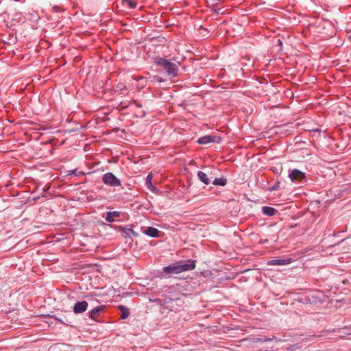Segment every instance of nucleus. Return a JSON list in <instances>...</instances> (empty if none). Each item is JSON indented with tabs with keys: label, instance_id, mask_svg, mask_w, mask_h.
Instances as JSON below:
<instances>
[{
	"label": "nucleus",
	"instance_id": "nucleus-1",
	"mask_svg": "<svg viewBox=\"0 0 351 351\" xmlns=\"http://www.w3.org/2000/svg\"><path fill=\"white\" fill-rule=\"evenodd\" d=\"M154 64L161 66L165 71L167 75L170 77L178 76L179 69L176 63L162 57H156L154 60Z\"/></svg>",
	"mask_w": 351,
	"mask_h": 351
},
{
	"label": "nucleus",
	"instance_id": "nucleus-2",
	"mask_svg": "<svg viewBox=\"0 0 351 351\" xmlns=\"http://www.w3.org/2000/svg\"><path fill=\"white\" fill-rule=\"evenodd\" d=\"M289 178L294 183H306L307 178L306 173L298 169H289Z\"/></svg>",
	"mask_w": 351,
	"mask_h": 351
},
{
	"label": "nucleus",
	"instance_id": "nucleus-3",
	"mask_svg": "<svg viewBox=\"0 0 351 351\" xmlns=\"http://www.w3.org/2000/svg\"><path fill=\"white\" fill-rule=\"evenodd\" d=\"M101 180L106 185L111 187L119 186L121 184V180L111 172L104 173L101 177Z\"/></svg>",
	"mask_w": 351,
	"mask_h": 351
},
{
	"label": "nucleus",
	"instance_id": "nucleus-4",
	"mask_svg": "<svg viewBox=\"0 0 351 351\" xmlns=\"http://www.w3.org/2000/svg\"><path fill=\"white\" fill-rule=\"evenodd\" d=\"M180 273L191 271L195 268L196 261L193 259L181 260L178 261Z\"/></svg>",
	"mask_w": 351,
	"mask_h": 351
},
{
	"label": "nucleus",
	"instance_id": "nucleus-5",
	"mask_svg": "<svg viewBox=\"0 0 351 351\" xmlns=\"http://www.w3.org/2000/svg\"><path fill=\"white\" fill-rule=\"evenodd\" d=\"M51 317L62 324L67 326H73V324L74 323L75 319L71 313L60 316L53 315Z\"/></svg>",
	"mask_w": 351,
	"mask_h": 351
},
{
	"label": "nucleus",
	"instance_id": "nucleus-6",
	"mask_svg": "<svg viewBox=\"0 0 351 351\" xmlns=\"http://www.w3.org/2000/svg\"><path fill=\"white\" fill-rule=\"evenodd\" d=\"M221 140V138L217 135H206L199 138L197 142L199 144L205 145L210 143H220Z\"/></svg>",
	"mask_w": 351,
	"mask_h": 351
},
{
	"label": "nucleus",
	"instance_id": "nucleus-7",
	"mask_svg": "<svg viewBox=\"0 0 351 351\" xmlns=\"http://www.w3.org/2000/svg\"><path fill=\"white\" fill-rule=\"evenodd\" d=\"M119 231L125 238H132V236L137 237L138 236V234L132 228L131 226H119Z\"/></svg>",
	"mask_w": 351,
	"mask_h": 351
},
{
	"label": "nucleus",
	"instance_id": "nucleus-8",
	"mask_svg": "<svg viewBox=\"0 0 351 351\" xmlns=\"http://www.w3.org/2000/svg\"><path fill=\"white\" fill-rule=\"evenodd\" d=\"M162 270L165 274L168 275L178 274L180 273L178 262L173 263L168 266L164 267Z\"/></svg>",
	"mask_w": 351,
	"mask_h": 351
},
{
	"label": "nucleus",
	"instance_id": "nucleus-9",
	"mask_svg": "<svg viewBox=\"0 0 351 351\" xmlns=\"http://www.w3.org/2000/svg\"><path fill=\"white\" fill-rule=\"evenodd\" d=\"M88 306V304L85 300L77 302L73 306V312L75 314L82 313L87 310Z\"/></svg>",
	"mask_w": 351,
	"mask_h": 351
},
{
	"label": "nucleus",
	"instance_id": "nucleus-10",
	"mask_svg": "<svg viewBox=\"0 0 351 351\" xmlns=\"http://www.w3.org/2000/svg\"><path fill=\"white\" fill-rule=\"evenodd\" d=\"M136 81H138V82H150L152 84H154L156 82H163L165 80L163 78H162L161 77H159L158 75H154V76H149L148 77H142V76H140V77H138L137 78L135 79Z\"/></svg>",
	"mask_w": 351,
	"mask_h": 351
},
{
	"label": "nucleus",
	"instance_id": "nucleus-11",
	"mask_svg": "<svg viewBox=\"0 0 351 351\" xmlns=\"http://www.w3.org/2000/svg\"><path fill=\"white\" fill-rule=\"evenodd\" d=\"M292 262L291 258H277L270 260L267 262L268 265H286Z\"/></svg>",
	"mask_w": 351,
	"mask_h": 351
},
{
	"label": "nucleus",
	"instance_id": "nucleus-12",
	"mask_svg": "<svg viewBox=\"0 0 351 351\" xmlns=\"http://www.w3.org/2000/svg\"><path fill=\"white\" fill-rule=\"evenodd\" d=\"M143 232L152 238H158L160 237V231L154 227H147L145 230H143Z\"/></svg>",
	"mask_w": 351,
	"mask_h": 351
},
{
	"label": "nucleus",
	"instance_id": "nucleus-13",
	"mask_svg": "<svg viewBox=\"0 0 351 351\" xmlns=\"http://www.w3.org/2000/svg\"><path fill=\"white\" fill-rule=\"evenodd\" d=\"M104 306H96L88 312V317L93 320H96L97 317L104 311Z\"/></svg>",
	"mask_w": 351,
	"mask_h": 351
},
{
	"label": "nucleus",
	"instance_id": "nucleus-14",
	"mask_svg": "<svg viewBox=\"0 0 351 351\" xmlns=\"http://www.w3.org/2000/svg\"><path fill=\"white\" fill-rule=\"evenodd\" d=\"M262 213L267 216L272 217L278 213V211L273 207L265 206L262 207Z\"/></svg>",
	"mask_w": 351,
	"mask_h": 351
},
{
	"label": "nucleus",
	"instance_id": "nucleus-15",
	"mask_svg": "<svg viewBox=\"0 0 351 351\" xmlns=\"http://www.w3.org/2000/svg\"><path fill=\"white\" fill-rule=\"evenodd\" d=\"M121 216L120 211H108L106 213V221L109 223L114 221V217H119Z\"/></svg>",
	"mask_w": 351,
	"mask_h": 351
},
{
	"label": "nucleus",
	"instance_id": "nucleus-16",
	"mask_svg": "<svg viewBox=\"0 0 351 351\" xmlns=\"http://www.w3.org/2000/svg\"><path fill=\"white\" fill-rule=\"evenodd\" d=\"M197 176L198 179L206 185H208L211 182L207 174L202 171H198Z\"/></svg>",
	"mask_w": 351,
	"mask_h": 351
},
{
	"label": "nucleus",
	"instance_id": "nucleus-17",
	"mask_svg": "<svg viewBox=\"0 0 351 351\" xmlns=\"http://www.w3.org/2000/svg\"><path fill=\"white\" fill-rule=\"evenodd\" d=\"M118 309L121 313V318L122 319H126V318H128L129 317V315H130V311H129V308L127 306H123V305H119L118 306Z\"/></svg>",
	"mask_w": 351,
	"mask_h": 351
},
{
	"label": "nucleus",
	"instance_id": "nucleus-18",
	"mask_svg": "<svg viewBox=\"0 0 351 351\" xmlns=\"http://www.w3.org/2000/svg\"><path fill=\"white\" fill-rule=\"evenodd\" d=\"M213 184L214 185L223 186H225L227 184V179L225 178H223V177L222 178H216L213 181Z\"/></svg>",
	"mask_w": 351,
	"mask_h": 351
},
{
	"label": "nucleus",
	"instance_id": "nucleus-19",
	"mask_svg": "<svg viewBox=\"0 0 351 351\" xmlns=\"http://www.w3.org/2000/svg\"><path fill=\"white\" fill-rule=\"evenodd\" d=\"M152 174L149 173L146 178V185L148 189H149L151 191H154L156 190V187H154L152 184Z\"/></svg>",
	"mask_w": 351,
	"mask_h": 351
},
{
	"label": "nucleus",
	"instance_id": "nucleus-20",
	"mask_svg": "<svg viewBox=\"0 0 351 351\" xmlns=\"http://www.w3.org/2000/svg\"><path fill=\"white\" fill-rule=\"evenodd\" d=\"M218 4L217 2H215L213 3V7H212V10L217 14V15H219V14H222L224 13V10H223V8H216V5Z\"/></svg>",
	"mask_w": 351,
	"mask_h": 351
},
{
	"label": "nucleus",
	"instance_id": "nucleus-21",
	"mask_svg": "<svg viewBox=\"0 0 351 351\" xmlns=\"http://www.w3.org/2000/svg\"><path fill=\"white\" fill-rule=\"evenodd\" d=\"M124 4H127L131 9H134L137 6V3L132 0H123Z\"/></svg>",
	"mask_w": 351,
	"mask_h": 351
},
{
	"label": "nucleus",
	"instance_id": "nucleus-22",
	"mask_svg": "<svg viewBox=\"0 0 351 351\" xmlns=\"http://www.w3.org/2000/svg\"><path fill=\"white\" fill-rule=\"evenodd\" d=\"M280 181L278 180L275 183V184H274L272 186L269 187V191H276L280 188Z\"/></svg>",
	"mask_w": 351,
	"mask_h": 351
},
{
	"label": "nucleus",
	"instance_id": "nucleus-23",
	"mask_svg": "<svg viewBox=\"0 0 351 351\" xmlns=\"http://www.w3.org/2000/svg\"><path fill=\"white\" fill-rule=\"evenodd\" d=\"M69 175H74V176H80L84 175V173L82 171L77 173V169H72V170L69 171Z\"/></svg>",
	"mask_w": 351,
	"mask_h": 351
},
{
	"label": "nucleus",
	"instance_id": "nucleus-24",
	"mask_svg": "<svg viewBox=\"0 0 351 351\" xmlns=\"http://www.w3.org/2000/svg\"><path fill=\"white\" fill-rule=\"evenodd\" d=\"M123 89H126V86L121 83L118 84L116 86V90H122Z\"/></svg>",
	"mask_w": 351,
	"mask_h": 351
},
{
	"label": "nucleus",
	"instance_id": "nucleus-25",
	"mask_svg": "<svg viewBox=\"0 0 351 351\" xmlns=\"http://www.w3.org/2000/svg\"><path fill=\"white\" fill-rule=\"evenodd\" d=\"M283 128H292L293 127L289 125L288 124L283 125H278L276 127V128L279 129V130L282 129Z\"/></svg>",
	"mask_w": 351,
	"mask_h": 351
},
{
	"label": "nucleus",
	"instance_id": "nucleus-26",
	"mask_svg": "<svg viewBox=\"0 0 351 351\" xmlns=\"http://www.w3.org/2000/svg\"><path fill=\"white\" fill-rule=\"evenodd\" d=\"M133 104H134L136 106H137V107H138V108H142V106H142V104H140V103H138L137 101H133Z\"/></svg>",
	"mask_w": 351,
	"mask_h": 351
},
{
	"label": "nucleus",
	"instance_id": "nucleus-27",
	"mask_svg": "<svg viewBox=\"0 0 351 351\" xmlns=\"http://www.w3.org/2000/svg\"><path fill=\"white\" fill-rule=\"evenodd\" d=\"M292 132V130L289 129H287L286 132L285 133L286 135L290 134V133Z\"/></svg>",
	"mask_w": 351,
	"mask_h": 351
},
{
	"label": "nucleus",
	"instance_id": "nucleus-28",
	"mask_svg": "<svg viewBox=\"0 0 351 351\" xmlns=\"http://www.w3.org/2000/svg\"><path fill=\"white\" fill-rule=\"evenodd\" d=\"M278 44L280 46H282V41L280 39L278 40Z\"/></svg>",
	"mask_w": 351,
	"mask_h": 351
},
{
	"label": "nucleus",
	"instance_id": "nucleus-29",
	"mask_svg": "<svg viewBox=\"0 0 351 351\" xmlns=\"http://www.w3.org/2000/svg\"><path fill=\"white\" fill-rule=\"evenodd\" d=\"M345 240H346V239H342L340 242H339V243H337V245H339V243H343Z\"/></svg>",
	"mask_w": 351,
	"mask_h": 351
},
{
	"label": "nucleus",
	"instance_id": "nucleus-30",
	"mask_svg": "<svg viewBox=\"0 0 351 351\" xmlns=\"http://www.w3.org/2000/svg\"><path fill=\"white\" fill-rule=\"evenodd\" d=\"M273 171H274L275 173H278V171H277V169H276V170H273Z\"/></svg>",
	"mask_w": 351,
	"mask_h": 351
},
{
	"label": "nucleus",
	"instance_id": "nucleus-31",
	"mask_svg": "<svg viewBox=\"0 0 351 351\" xmlns=\"http://www.w3.org/2000/svg\"><path fill=\"white\" fill-rule=\"evenodd\" d=\"M145 85H147V84H142V87H143V86H145Z\"/></svg>",
	"mask_w": 351,
	"mask_h": 351
}]
</instances>
